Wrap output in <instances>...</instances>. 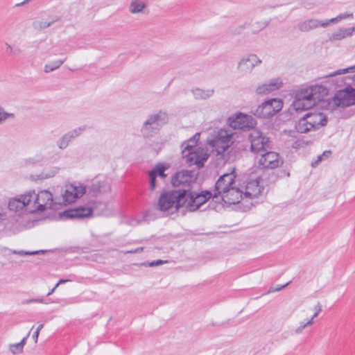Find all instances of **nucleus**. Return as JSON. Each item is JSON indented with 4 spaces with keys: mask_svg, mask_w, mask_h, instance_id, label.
I'll return each instance as SVG.
<instances>
[{
    "mask_svg": "<svg viewBox=\"0 0 355 355\" xmlns=\"http://www.w3.org/2000/svg\"><path fill=\"white\" fill-rule=\"evenodd\" d=\"M327 94V87L320 85L302 87L295 92L288 109L289 112L293 114L311 109L322 101Z\"/></svg>",
    "mask_w": 355,
    "mask_h": 355,
    "instance_id": "obj_1",
    "label": "nucleus"
},
{
    "mask_svg": "<svg viewBox=\"0 0 355 355\" xmlns=\"http://www.w3.org/2000/svg\"><path fill=\"white\" fill-rule=\"evenodd\" d=\"M322 311L318 302H311L302 304L295 311L293 316V324L290 329L291 336H299L314 324V319Z\"/></svg>",
    "mask_w": 355,
    "mask_h": 355,
    "instance_id": "obj_2",
    "label": "nucleus"
},
{
    "mask_svg": "<svg viewBox=\"0 0 355 355\" xmlns=\"http://www.w3.org/2000/svg\"><path fill=\"white\" fill-rule=\"evenodd\" d=\"M236 133L229 129L214 131L208 137L207 143L218 155L223 153L234 144Z\"/></svg>",
    "mask_w": 355,
    "mask_h": 355,
    "instance_id": "obj_3",
    "label": "nucleus"
},
{
    "mask_svg": "<svg viewBox=\"0 0 355 355\" xmlns=\"http://www.w3.org/2000/svg\"><path fill=\"white\" fill-rule=\"evenodd\" d=\"M327 123V117L322 112H309L296 122L295 129L298 132L307 133L320 129Z\"/></svg>",
    "mask_w": 355,
    "mask_h": 355,
    "instance_id": "obj_4",
    "label": "nucleus"
},
{
    "mask_svg": "<svg viewBox=\"0 0 355 355\" xmlns=\"http://www.w3.org/2000/svg\"><path fill=\"white\" fill-rule=\"evenodd\" d=\"M184 194L183 190L162 194L158 202L159 209L168 214L175 213L180 207H184Z\"/></svg>",
    "mask_w": 355,
    "mask_h": 355,
    "instance_id": "obj_5",
    "label": "nucleus"
},
{
    "mask_svg": "<svg viewBox=\"0 0 355 355\" xmlns=\"http://www.w3.org/2000/svg\"><path fill=\"white\" fill-rule=\"evenodd\" d=\"M108 205L106 202H95L92 207H80L77 209H69L60 214L61 218H79L90 216L93 212L98 214H106Z\"/></svg>",
    "mask_w": 355,
    "mask_h": 355,
    "instance_id": "obj_6",
    "label": "nucleus"
},
{
    "mask_svg": "<svg viewBox=\"0 0 355 355\" xmlns=\"http://www.w3.org/2000/svg\"><path fill=\"white\" fill-rule=\"evenodd\" d=\"M168 114L164 111H159L148 116L144 122L141 132L144 137H150L155 135L160 127L168 123Z\"/></svg>",
    "mask_w": 355,
    "mask_h": 355,
    "instance_id": "obj_7",
    "label": "nucleus"
},
{
    "mask_svg": "<svg viewBox=\"0 0 355 355\" xmlns=\"http://www.w3.org/2000/svg\"><path fill=\"white\" fill-rule=\"evenodd\" d=\"M31 213L42 212L51 209L53 203V194L48 190H42L37 193L30 190Z\"/></svg>",
    "mask_w": 355,
    "mask_h": 355,
    "instance_id": "obj_8",
    "label": "nucleus"
},
{
    "mask_svg": "<svg viewBox=\"0 0 355 355\" xmlns=\"http://www.w3.org/2000/svg\"><path fill=\"white\" fill-rule=\"evenodd\" d=\"M283 105L281 98H272L259 105L252 113L259 119H270L282 110Z\"/></svg>",
    "mask_w": 355,
    "mask_h": 355,
    "instance_id": "obj_9",
    "label": "nucleus"
},
{
    "mask_svg": "<svg viewBox=\"0 0 355 355\" xmlns=\"http://www.w3.org/2000/svg\"><path fill=\"white\" fill-rule=\"evenodd\" d=\"M355 105V89L347 87L338 91L329 101V107L331 110L345 108Z\"/></svg>",
    "mask_w": 355,
    "mask_h": 355,
    "instance_id": "obj_10",
    "label": "nucleus"
},
{
    "mask_svg": "<svg viewBox=\"0 0 355 355\" xmlns=\"http://www.w3.org/2000/svg\"><path fill=\"white\" fill-rule=\"evenodd\" d=\"M85 192V187L82 184H67L62 189L60 197L56 196L55 200L59 204H70L82 197Z\"/></svg>",
    "mask_w": 355,
    "mask_h": 355,
    "instance_id": "obj_11",
    "label": "nucleus"
},
{
    "mask_svg": "<svg viewBox=\"0 0 355 355\" xmlns=\"http://www.w3.org/2000/svg\"><path fill=\"white\" fill-rule=\"evenodd\" d=\"M242 189L245 199L258 197L263 190L262 179L257 173H252L244 182Z\"/></svg>",
    "mask_w": 355,
    "mask_h": 355,
    "instance_id": "obj_12",
    "label": "nucleus"
},
{
    "mask_svg": "<svg viewBox=\"0 0 355 355\" xmlns=\"http://www.w3.org/2000/svg\"><path fill=\"white\" fill-rule=\"evenodd\" d=\"M184 207L190 211L197 210L200 207L206 202L210 198L213 197L214 193L209 191H204L202 193H196L184 189Z\"/></svg>",
    "mask_w": 355,
    "mask_h": 355,
    "instance_id": "obj_13",
    "label": "nucleus"
},
{
    "mask_svg": "<svg viewBox=\"0 0 355 355\" xmlns=\"http://www.w3.org/2000/svg\"><path fill=\"white\" fill-rule=\"evenodd\" d=\"M228 123L231 128L243 130H250L257 125V121L254 117L243 113H238L230 116Z\"/></svg>",
    "mask_w": 355,
    "mask_h": 355,
    "instance_id": "obj_14",
    "label": "nucleus"
},
{
    "mask_svg": "<svg viewBox=\"0 0 355 355\" xmlns=\"http://www.w3.org/2000/svg\"><path fill=\"white\" fill-rule=\"evenodd\" d=\"M185 162L190 166L196 165L198 168L204 166L205 162L207 160L209 155L207 149L204 148H195L191 152L186 150L182 155Z\"/></svg>",
    "mask_w": 355,
    "mask_h": 355,
    "instance_id": "obj_15",
    "label": "nucleus"
},
{
    "mask_svg": "<svg viewBox=\"0 0 355 355\" xmlns=\"http://www.w3.org/2000/svg\"><path fill=\"white\" fill-rule=\"evenodd\" d=\"M261 63V59H260L256 54L250 53L240 59L237 63L236 69L243 75L251 73L254 69Z\"/></svg>",
    "mask_w": 355,
    "mask_h": 355,
    "instance_id": "obj_16",
    "label": "nucleus"
},
{
    "mask_svg": "<svg viewBox=\"0 0 355 355\" xmlns=\"http://www.w3.org/2000/svg\"><path fill=\"white\" fill-rule=\"evenodd\" d=\"M31 196L28 191L24 193L17 195L8 200V209L13 211H19L26 209L31 212Z\"/></svg>",
    "mask_w": 355,
    "mask_h": 355,
    "instance_id": "obj_17",
    "label": "nucleus"
},
{
    "mask_svg": "<svg viewBox=\"0 0 355 355\" xmlns=\"http://www.w3.org/2000/svg\"><path fill=\"white\" fill-rule=\"evenodd\" d=\"M196 180V174L192 171L182 170L176 173L171 179L174 187H189Z\"/></svg>",
    "mask_w": 355,
    "mask_h": 355,
    "instance_id": "obj_18",
    "label": "nucleus"
},
{
    "mask_svg": "<svg viewBox=\"0 0 355 355\" xmlns=\"http://www.w3.org/2000/svg\"><path fill=\"white\" fill-rule=\"evenodd\" d=\"M235 175L233 173L223 175L216 182L213 198H217L218 195H222L225 191L237 186L235 182Z\"/></svg>",
    "mask_w": 355,
    "mask_h": 355,
    "instance_id": "obj_19",
    "label": "nucleus"
},
{
    "mask_svg": "<svg viewBox=\"0 0 355 355\" xmlns=\"http://www.w3.org/2000/svg\"><path fill=\"white\" fill-rule=\"evenodd\" d=\"M235 175L233 173L223 175L216 182L213 198H217L218 195H222L225 191L237 186L235 182Z\"/></svg>",
    "mask_w": 355,
    "mask_h": 355,
    "instance_id": "obj_20",
    "label": "nucleus"
},
{
    "mask_svg": "<svg viewBox=\"0 0 355 355\" xmlns=\"http://www.w3.org/2000/svg\"><path fill=\"white\" fill-rule=\"evenodd\" d=\"M284 85L281 78H274L268 81L261 83L256 87L254 92L259 96L268 95L277 89L282 88Z\"/></svg>",
    "mask_w": 355,
    "mask_h": 355,
    "instance_id": "obj_21",
    "label": "nucleus"
},
{
    "mask_svg": "<svg viewBox=\"0 0 355 355\" xmlns=\"http://www.w3.org/2000/svg\"><path fill=\"white\" fill-rule=\"evenodd\" d=\"M283 163L278 153L275 152H268L261 156L259 159V164L265 168H276Z\"/></svg>",
    "mask_w": 355,
    "mask_h": 355,
    "instance_id": "obj_22",
    "label": "nucleus"
},
{
    "mask_svg": "<svg viewBox=\"0 0 355 355\" xmlns=\"http://www.w3.org/2000/svg\"><path fill=\"white\" fill-rule=\"evenodd\" d=\"M328 26L327 19L320 20L315 18H310L299 22L296 28L300 32H309L318 28H326Z\"/></svg>",
    "mask_w": 355,
    "mask_h": 355,
    "instance_id": "obj_23",
    "label": "nucleus"
},
{
    "mask_svg": "<svg viewBox=\"0 0 355 355\" xmlns=\"http://www.w3.org/2000/svg\"><path fill=\"white\" fill-rule=\"evenodd\" d=\"M220 196L222 200L225 203L230 205L239 203L241 199H245L243 190L237 186L230 188V190L225 191V193Z\"/></svg>",
    "mask_w": 355,
    "mask_h": 355,
    "instance_id": "obj_24",
    "label": "nucleus"
},
{
    "mask_svg": "<svg viewBox=\"0 0 355 355\" xmlns=\"http://www.w3.org/2000/svg\"><path fill=\"white\" fill-rule=\"evenodd\" d=\"M249 139L252 151H259L263 149L268 142V138L257 129H254L251 131Z\"/></svg>",
    "mask_w": 355,
    "mask_h": 355,
    "instance_id": "obj_25",
    "label": "nucleus"
},
{
    "mask_svg": "<svg viewBox=\"0 0 355 355\" xmlns=\"http://www.w3.org/2000/svg\"><path fill=\"white\" fill-rule=\"evenodd\" d=\"M168 168V165L159 164L156 165L153 169L149 171L148 175L150 177V189L153 191L157 187V178H159L164 179L166 175L164 173L165 171Z\"/></svg>",
    "mask_w": 355,
    "mask_h": 355,
    "instance_id": "obj_26",
    "label": "nucleus"
},
{
    "mask_svg": "<svg viewBox=\"0 0 355 355\" xmlns=\"http://www.w3.org/2000/svg\"><path fill=\"white\" fill-rule=\"evenodd\" d=\"M355 32V27L339 28L328 35L329 40L331 42L340 41L352 37Z\"/></svg>",
    "mask_w": 355,
    "mask_h": 355,
    "instance_id": "obj_27",
    "label": "nucleus"
},
{
    "mask_svg": "<svg viewBox=\"0 0 355 355\" xmlns=\"http://www.w3.org/2000/svg\"><path fill=\"white\" fill-rule=\"evenodd\" d=\"M130 14L147 15L148 14V3L146 0H131L128 6Z\"/></svg>",
    "mask_w": 355,
    "mask_h": 355,
    "instance_id": "obj_28",
    "label": "nucleus"
},
{
    "mask_svg": "<svg viewBox=\"0 0 355 355\" xmlns=\"http://www.w3.org/2000/svg\"><path fill=\"white\" fill-rule=\"evenodd\" d=\"M94 193H106L110 191V186L104 178L95 179L91 186Z\"/></svg>",
    "mask_w": 355,
    "mask_h": 355,
    "instance_id": "obj_29",
    "label": "nucleus"
},
{
    "mask_svg": "<svg viewBox=\"0 0 355 355\" xmlns=\"http://www.w3.org/2000/svg\"><path fill=\"white\" fill-rule=\"evenodd\" d=\"M45 159L44 152L40 150L36 154L24 159L23 163L26 166H33L42 163Z\"/></svg>",
    "mask_w": 355,
    "mask_h": 355,
    "instance_id": "obj_30",
    "label": "nucleus"
},
{
    "mask_svg": "<svg viewBox=\"0 0 355 355\" xmlns=\"http://www.w3.org/2000/svg\"><path fill=\"white\" fill-rule=\"evenodd\" d=\"M192 94L197 100H206L211 98L214 94V89L195 88L192 89Z\"/></svg>",
    "mask_w": 355,
    "mask_h": 355,
    "instance_id": "obj_31",
    "label": "nucleus"
},
{
    "mask_svg": "<svg viewBox=\"0 0 355 355\" xmlns=\"http://www.w3.org/2000/svg\"><path fill=\"white\" fill-rule=\"evenodd\" d=\"M200 139V134L196 133L191 139L184 142L182 145V153L184 155V152L187 150V151L191 152V150H195V148H198L199 147L196 146L197 142Z\"/></svg>",
    "mask_w": 355,
    "mask_h": 355,
    "instance_id": "obj_32",
    "label": "nucleus"
},
{
    "mask_svg": "<svg viewBox=\"0 0 355 355\" xmlns=\"http://www.w3.org/2000/svg\"><path fill=\"white\" fill-rule=\"evenodd\" d=\"M59 171L58 167H53L47 171L42 172L38 175H31L30 179L32 181H37L38 180H44L54 177Z\"/></svg>",
    "mask_w": 355,
    "mask_h": 355,
    "instance_id": "obj_33",
    "label": "nucleus"
},
{
    "mask_svg": "<svg viewBox=\"0 0 355 355\" xmlns=\"http://www.w3.org/2000/svg\"><path fill=\"white\" fill-rule=\"evenodd\" d=\"M64 60L60 59H57L48 62L44 66V72L46 73H49L58 69L64 63Z\"/></svg>",
    "mask_w": 355,
    "mask_h": 355,
    "instance_id": "obj_34",
    "label": "nucleus"
},
{
    "mask_svg": "<svg viewBox=\"0 0 355 355\" xmlns=\"http://www.w3.org/2000/svg\"><path fill=\"white\" fill-rule=\"evenodd\" d=\"M28 335L29 334L27 335V336L24 337L20 343L16 344H10L9 345V350L12 354H18L23 352L24 345L26 343V338Z\"/></svg>",
    "mask_w": 355,
    "mask_h": 355,
    "instance_id": "obj_35",
    "label": "nucleus"
},
{
    "mask_svg": "<svg viewBox=\"0 0 355 355\" xmlns=\"http://www.w3.org/2000/svg\"><path fill=\"white\" fill-rule=\"evenodd\" d=\"M354 19V14L352 12H343L337 15L336 17L327 19L328 22V26L331 24H338L344 19Z\"/></svg>",
    "mask_w": 355,
    "mask_h": 355,
    "instance_id": "obj_36",
    "label": "nucleus"
},
{
    "mask_svg": "<svg viewBox=\"0 0 355 355\" xmlns=\"http://www.w3.org/2000/svg\"><path fill=\"white\" fill-rule=\"evenodd\" d=\"M72 139L68 132L60 137L57 141V146L60 149H65L72 141Z\"/></svg>",
    "mask_w": 355,
    "mask_h": 355,
    "instance_id": "obj_37",
    "label": "nucleus"
},
{
    "mask_svg": "<svg viewBox=\"0 0 355 355\" xmlns=\"http://www.w3.org/2000/svg\"><path fill=\"white\" fill-rule=\"evenodd\" d=\"M15 115L13 113L8 112L6 109L0 105V125L6 123L8 120L14 119Z\"/></svg>",
    "mask_w": 355,
    "mask_h": 355,
    "instance_id": "obj_38",
    "label": "nucleus"
},
{
    "mask_svg": "<svg viewBox=\"0 0 355 355\" xmlns=\"http://www.w3.org/2000/svg\"><path fill=\"white\" fill-rule=\"evenodd\" d=\"M355 73V64L348 67L345 69H338V70L330 73L328 76V77L333 78L337 76H340V75H343V74H346V73Z\"/></svg>",
    "mask_w": 355,
    "mask_h": 355,
    "instance_id": "obj_39",
    "label": "nucleus"
},
{
    "mask_svg": "<svg viewBox=\"0 0 355 355\" xmlns=\"http://www.w3.org/2000/svg\"><path fill=\"white\" fill-rule=\"evenodd\" d=\"M268 23L266 21H257L252 24L251 29L254 33H257L266 28L268 26Z\"/></svg>",
    "mask_w": 355,
    "mask_h": 355,
    "instance_id": "obj_40",
    "label": "nucleus"
},
{
    "mask_svg": "<svg viewBox=\"0 0 355 355\" xmlns=\"http://www.w3.org/2000/svg\"><path fill=\"white\" fill-rule=\"evenodd\" d=\"M87 129V125H83L79 127H77L69 132V135L71 137L72 139H74L75 138L80 136Z\"/></svg>",
    "mask_w": 355,
    "mask_h": 355,
    "instance_id": "obj_41",
    "label": "nucleus"
},
{
    "mask_svg": "<svg viewBox=\"0 0 355 355\" xmlns=\"http://www.w3.org/2000/svg\"><path fill=\"white\" fill-rule=\"evenodd\" d=\"M44 251L43 250H37V251H24V250H11V253L14 254H19V255H34V254H38L40 253H44Z\"/></svg>",
    "mask_w": 355,
    "mask_h": 355,
    "instance_id": "obj_42",
    "label": "nucleus"
},
{
    "mask_svg": "<svg viewBox=\"0 0 355 355\" xmlns=\"http://www.w3.org/2000/svg\"><path fill=\"white\" fill-rule=\"evenodd\" d=\"M51 23L46 21H35L34 23V27L35 28H46L50 26Z\"/></svg>",
    "mask_w": 355,
    "mask_h": 355,
    "instance_id": "obj_43",
    "label": "nucleus"
},
{
    "mask_svg": "<svg viewBox=\"0 0 355 355\" xmlns=\"http://www.w3.org/2000/svg\"><path fill=\"white\" fill-rule=\"evenodd\" d=\"M164 263H166V261L157 260V261H153L151 262L143 263V265L145 266L153 267V266L162 265Z\"/></svg>",
    "mask_w": 355,
    "mask_h": 355,
    "instance_id": "obj_44",
    "label": "nucleus"
},
{
    "mask_svg": "<svg viewBox=\"0 0 355 355\" xmlns=\"http://www.w3.org/2000/svg\"><path fill=\"white\" fill-rule=\"evenodd\" d=\"M6 51L8 55H12L17 54V51L14 49L13 46L9 44L6 43Z\"/></svg>",
    "mask_w": 355,
    "mask_h": 355,
    "instance_id": "obj_45",
    "label": "nucleus"
},
{
    "mask_svg": "<svg viewBox=\"0 0 355 355\" xmlns=\"http://www.w3.org/2000/svg\"><path fill=\"white\" fill-rule=\"evenodd\" d=\"M44 327V324H40L37 328V330L34 333V334L33 335V338L35 341V343H37V340H38V337H39V335H40V331L42 329V328Z\"/></svg>",
    "mask_w": 355,
    "mask_h": 355,
    "instance_id": "obj_46",
    "label": "nucleus"
},
{
    "mask_svg": "<svg viewBox=\"0 0 355 355\" xmlns=\"http://www.w3.org/2000/svg\"><path fill=\"white\" fill-rule=\"evenodd\" d=\"M142 250H143V248H136V249H134V250H130L125 251L123 252L125 254H128V253L135 254V253H139V252H141Z\"/></svg>",
    "mask_w": 355,
    "mask_h": 355,
    "instance_id": "obj_47",
    "label": "nucleus"
},
{
    "mask_svg": "<svg viewBox=\"0 0 355 355\" xmlns=\"http://www.w3.org/2000/svg\"><path fill=\"white\" fill-rule=\"evenodd\" d=\"M322 159H324V157L322 156V155L318 156V159L315 162L312 163V166H315Z\"/></svg>",
    "mask_w": 355,
    "mask_h": 355,
    "instance_id": "obj_48",
    "label": "nucleus"
},
{
    "mask_svg": "<svg viewBox=\"0 0 355 355\" xmlns=\"http://www.w3.org/2000/svg\"><path fill=\"white\" fill-rule=\"evenodd\" d=\"M322 159H324V157L322 156V155L318 156V159L315 162L312 163V166H315Z\"/></svg>",
    "mask_w": 355,
    "mask_h": 355,
    "instance_id": "obj_49",
    "label": "nucleus"
},
{
    "mask_svg": "<svg viewBox=\"0 0 355 355\" xmlns=\"http://www.w3.org/2000/svg\"><path fill=\"white\" fill-rule=\"evenodd\" d=\"M330 155H331V151L327 150V151H324L323 153V154H322V156L324 157V159H326V158L329 157Z\"/></svg>",
    "mask_w": 355,
    "mask_h": 355,
    "instance_id": "obj_50",
    "label": "nucleus"
},
{
    "mask_svg": "<svg viewBox=\"0 0 355 355\" xmlns=\"http://www.w3.org/2000/svg\"><path fill=\"white\" fill-rule=\"evenodd\" d=\"M69 280L68 279H60L55 285V288H57L60 284H64L67 282H69Z\"/></svg>",
    "mask_w": 355,
    "mask_h": 355,
    "instance_id": "obj_51",
    "label": "nucleus"
},
{
    "mask_svg": "<svg viewBox=\"0 0 355 355\" xmlns=\"http://www.w3.org/2000/svg\"><path fill=\"white\" fill-rule=\"evenodd\" d=\"M6 218L5 214L0 211V221L4 220Z\"/></svg>",
    "mask_w": 355,
    "mask_h": 355,
    "instance_id": "obj_52",
    "label": "nucleus"
},
{
    "mask_svg": "<svg viewBox=\"0 0 355 355\" xmlns=\"http://www.w3.org/2000/svg\"><path fill=\"white\" fill-rule=\"evenodd\" d=\"M57 288H55V286H54V288H53L48 293H47V296H49L53 294V293L55 291V290Z\"/></svg>",
    "mask_w": 355,
    "mask_h": 355,
    "instance_id": "obj_53",
    "label": "nucleus"
},
{
    "mask_svg": "<svg viewBox=\"0 0 355 355\" xmlns=\"http://www.w3.org/2000/svg\"><path fill=\"white\" fill-rule=\"evenodd\" d=\"M344 83L343 78H340L339 80H337V84L338 85H341Z\"/></svg>",
    "mask_w": 355,
    "mask_h": 355,
    "instance_id": "obj_54",
    "label": "nucleus"
},
{
    "mask_svg": "<svg viewBox=\"0 0 355 355\" xmlns=\"http://www.w3.org/2000/svg\"><path fill=\"white\" fill-rule=\"evenodd\" d=\"M244 26H239V28H243Z\"/></svg>",
    "mask_w": 355,
    "mask_h": 355,
    "instance_id": "obj_55",
    "label": "nucleus"
},
{
    "mask_svg": "<svg viewBox=\"0 0 355 355\" xmlns=\"http://www.w3.org/2000/svg\"><path fill=\"white\" fill-rule=\"evenodd\" d=\"M37 302H39V300H36ZM40 302H42V300H40Z\"/></svg>",
    "mask_w": 355,
    "mask_h": 355,
    "instance_id": "obj_56",
    "label": "nucleus"
}]
</instances>
